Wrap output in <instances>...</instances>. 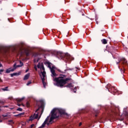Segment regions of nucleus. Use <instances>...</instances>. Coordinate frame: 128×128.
<instances>
[{
    "instance_id": "27",
    "label": "nucleus",
    "mask_w": 128,
    "mask_h": 128,
    "mask_svg": "<svg viewBox=\"0 0 128 128\" xmlns=\"http://www.w3.org/2000/svg\"><path fill=\"white\" fill-rule=\"evenodd\" d=\"M40 76L41 77L42 82H44V80H46V79L44 77H42V75L40 74Z\"/></svg>"
},
{
    "instance_id": "10",
    "label": "nucleus",
    "mask_w": 128,
    "mask_h": 128,
    "mask_svg": "<svg viewBox=\"0 0 128 128\" xmlns=\"http://www.w3.org/2000/svg\"><path fill=\"white\" fill-rule=\"evenodd\" d=\"M45 64L48 65V68H50V70H52L54 68V66H52V63H50L48 61L46 62H45Z\"/></svg>"
},
{
    "instance_id": "52",
    "label": "nucleus",
    "mask_w": 128,
    "mask_h": 128,
    "mask_svg": "<svg viewBox=\"0 0 128 128\" xmlns=\"http://www.w3.org/2000/svg\"><path fill=\"white\" fill-rule=\"evenodd\" d=\"M82 16H84V14H82Z\"/></svg>"
},
{
    "instance_id": "7",
    "label": "nucleus",
    "mask_w": 128,
    "mask_h": 128,
    "mask_svg": "<svg viewBox=\"0 0 128 128\" xmlns=\"http://www.w3.org/2000/svg\"><path fill=\"white\" fill-rule=\"evenodd\" d=\"M106 88L110 92H114V87L112 86L110 84H108L106 86Z\"/></svg>"
},
{
    "instance_id": "22",
    "label": "nucleus",
    "mask_w": 128,
    "mask_h": 128,
    "mask_svg": "<svg viewBox=\"0 0 128 128\" xmlns=\"http://www.w3.org/2000/svg\"><path fill=\"white\" fill-rule=\"evenodd\" d=\"M37 68H42V63L41 62H39L38 64Z\"/></svg>"
},
{
    "instance_id": "11",
    "label": "nucleus",
    "mask_w": 128,
    "mask_h": 128,
    "mask_svg": "<svg viewBox=\"0 0 128 128\" xmlns=\"http://www.w3.org/2000/svg\"><path fill=\"white\" fill-rule=\"evenodd\" d=\"M120 62H122L123 64H128V61L126 58H122L120 59Z\"/></svg>"
},
{
    "instance_id": "30",
    "label": "nucleus",
    "mask_w": 128,
    "mask_h": 128,
    "mask_svg": "<svg viewBox=\"0 0 128 128\" xmlns=\"http://www.w3.org/2000/svg\"><path fill=\"white\" fill-rule=\"evenodd\" d=\"M16 110H18V112H22V108H18L16 109Z\"/></svg>"
},
{
    "instance_id": "17",
    "label": "nucleus",
    "mask_w": 128,
    "mask_h": 128,
    "mask_svg": "<svg viewBox=\"0 0 128 128\" xmlns=\"http://www.w3.org/2000/svg\"><path fill=\"white\" fill-rule=\"evenodd\" d=\"M66 88H73L74 86H72V84L70 83L68 85H66Z\"/></svg>"
},
{
    "instance_id": "36",
    "label": "nucleus",
    "mask_w": 128,
    "mask_h": 128,
    "mask_svg": "<svg viewBox=\"0 0 128 128\" xmlns=\"http://www.w3.org/2000/svg\"><path fill=\"white\" fill-rule=\"evenodd\" d=\"M30 84H32V82L28 81L26 84V86H30Z\"/></svg>"
},
{
    "instance_id": "57",
    "label": "nucleus",
    "mask_w": 128,
    "mask_h": 128,
    "mask_svg": "<svg viewBox=\"0 0 128 128\" xmlns=\"http://www.w3.org/2000/svg\"><path fill=\"white\" fill-rule=\"evenodd\" d=\"M107 48V49L108 50V47H106Z\"/></svg>"
},
{
    "instance_id": "31",
    "label": "nucleus",
    "mask_w": 128,
    "mask_h": 128,
    "mask_svg": "<svg viewBox=\"0 0 128 128\" xmlns=\"http://www.w3.org/2000/svg\"><path fill=\"white\" fill-rule=\"evenodd\" d=\"M49 118H50V116H48V117H47V118L46 119V120H44V122H46V124H47L48 122Z\"/></svg>"
},
{
    "instance_id": "39",
    "label": "nucleus",
    "mask_w": 128,
    "mask_h": 128,
    "mask_svg": "<svg viewBox=\"0 0 128 128\" xmlns=\"http://www.w3.org/2000/svg\"><path fill=\"white\" fill-rule=\"evenodd\" d=\"M34 68L36 70V72L38 71V68H36V65L34 66Z\"/></svg>"
},
{
    "instance_id": "46",
    "label": "nucleus",
    "mask_w": 128,
    "mask_h": 128,
    "mask_svg": "<svg viewBox=\"0 0 128 128\" xmlns=\"http://www.w3.org/2000/svg\"><path fill=\"white\" fill-rule=\"evenodd\" d=\"M12 48H13V50H16V47L13 46Z\"/></svg>"
},
{
    "instance_id": "50",
    "label": "nucleus",
    "mask_w": 128,
    "mask_h": 128,
    "mask_svg": "<svg viewBox=\"0 0 128 128\" xmlns=\"http://www.w3.org/2000/svg\"><path fill=\"white\" fill-rule=\"evenodd\" d=\"M0 122H2V120H1L0 119Z\"/></svg>"
},
{
    "instance_id": "45",
    "label": "nucleus",
    "mask_w": 128,
    "mask_h": 128,
    "mask_svg": "<svg viewBox=\"0 0 128 128\" xmlns=\"http://www.w3.org/2000/svg\"><path fill=\"white\" fill-rule=\"evenodd\" d=\"M120 62H121V61H120V60H119V62H116V64H120Z\"/></svg>"
},
{
    "instance_id": "13",
    "label": "nucleus",
    "mask_w": 128,
    "mask_h": 128,
    "mask_svg": "<svg viewBox=\"0 0 128 128\" xmlns=\"http://www.w3.org/2000/svg\"><path fill=\"white\" fill-rule=\"evenodd\" d=\"M49 122L50 123H46V122H44V123L41 126L42 128H44V126H46V124H47L48 126H50V124H52V123H50V122H50V121H49Z\"/></svg>"
},
{
    "instance_id": "5",
    "label": "nucleus",
    "mask_w": 128,
    "mask_h": 128,
    "mask_svg": "<svg viewBox=\"0 0 128 128\" xmlns=\"http://www.w3.org/2000/svg\"><path fill=\"white\" fill-rule=\"evenodd\" d=\"M16 69V63L15 62L13 67L8 68L6 70V73L10 74L11 72H14L15 70Z\"/></svg>"
},
{
    "instance_id": "4",
    "label": "nucleus",
    "mask_w": 128,
    "mask_h": 128,
    "mask_svg": "<svg viewBox=\"0 0 128 128\" xmlns=\"http://www.w3.org/2000/svg\"><path fill=\"white\" fill-rule=\"evenodd\" d=\"M40 102L41 104L40 106V105H38V104H36V106H38V108L36 110V112H38L40 110V108H42L41 114L38 118V120L40 118V116H42V112H44V101L40 100Z\"/></svg>"
},
{
    "instance_id": "6",
    "label": "nucleus",
    "mask_w": 128,
    "mask_h": 128,
    "mask_svg": "<svg viewBox=\"0 0 128 128\" xmlns=\"http://www.w3.org/2000/svg\"><path fill=\"white\" fill-rule=\"evenodd\" d=\"M38 112L34 114L33 116H30L28 119V122H32L34 120H38Z\"/></svg>"
},
{
    "instance_id": "44",
    "label": "nucleus",
    "mask_w": 128,
    "mask_h": 128,
    "mask_svg": "<svg viewBox=\"0 0 128 128\" xmlns=\"http://www.w3.org/2000/svg\"><path fill=\"white\" fill-rule=\"evenodd\" d=\"M2 108H8V106H2Z\"/></svg>"
},
{
    "instance_id": "56",
    "label": "nucleus",
    "mask_w": 128,
    "mask_h": 128,
    "mask_svg": "<svg viewBox=\"0 0 128 128\" xmlns=\"http://www.w3.org/2000/svg\"><path fill=\"white\" fill-rule=\"evenodd\" d=\"M106 6V3L105 4Z\"/></svg>"
},
{
    "instance_id": "41",
    "label": "nucleus",
    "mask_w": 128,
    "mask_h": 128,
    "mask_svg": "<svg viewBox=\"0 0 128 128\" xmlns=\"http://www.w3.org/2000/svg\"><path fill=\"white\" fill-rule=\"evenodd\" d=\"M34 126V124H32L29 128H32Z\"/></svg>"
},
{
    "instance_id": "48",
    "label": "nucleus",
    "mask_w": 128,
    "mask_h": 128,
    "mask_svg": "<svg viewBox=\"0 0 128 128\" xmlns=\"http://www.w3.org/2000/svg\"><path fill=\"white\" fill-rule=\"evenodd\" d=\"M2 65L0 63V68H2Z\"/></svg>"
},
{
    "instance_id": "53",
    "label": "nucleus",
    "mask_w": 128,
    "mask_h": 128,
    "mask_svg": "<svg viewBox=\"0 0 128 128\" xmlns=\"http://www.w3.org/2000/svg\"><path fill=\"white\" fill-rule=\"evenodd\" d=\"M0 110H2V109L0 108Z\"/></svg>"
},
{
    "instance_id": "59",
    "label": "nucleus",
    "mask_w": 128,
    "mask_h": 128,
    "mask_svg": "<svg viewBox=\"0 0 128 128\" xmlns=\"http://www.w3.org/2000/svg\"><path fill=\"white\" fill-rule=\"evenodd\" d=\"M12 48H10V50Z\"/></svg>"
},
{
    "instance_id": "54",
    "label": "nucleus",
    "mask_w": 128,
    "mask_h": 128,
    "mask_svg": "<svg viewBox=\"0 0 128 128\" xmlns=\"http://www.w3.org/2000/svg\"><path fill=\"white\" fill-rule=\"evenodd\" d=\"M77 68L78 70L79 68Z\"/></svg>"
},
{
    "instance_id": "8",
    "label": "nucleus",
    "mask_w": 128,
    "mask_h": 128,
    "mask_svg": "<svg viewBox=\"0 0 128 128\" xmlns=\"http://www.w3.org/2000/svg\"><path fill=\"white\" fill-rule=\"evenodd\" d=\"M108 52L112 54V52H115L116 48L112 46H109L108 47Z\"/></svg>"
},
{
    "instance_id": "28",
    "label": "nucleus",
    "mask_w": 128,
    "mask_h": 128,
    "mask_svg": "<svg viewBox=\"0 0 128 128\" xmlns=\"http://www.w3.org/2000/svg\"><path fill=\"white\" fill-rule=\"evenodd\" d=\"M40 60V58H38V59H34V62H38V61Z\"/></svg>"
},
{
    "instance_id": "37",
    "label": "nucleus",
    "mask_w": 128,
    "mask_h": 128,
    "mask_svg": "<svg viewBox=\"0 0 128 128\" xmlns=\"http://www.w3.org/2000/svg\"><path fill=\"white\" fill-rule=\"evenodd\" d=\"M8 100H14V98H12V97H9L8 98Z\"/></svg>"
},
{
    "instance_id": "43",
    "label": "nucleus",
    "mask_w": 128,
    "mask_h": 128,
    "mask_svg": "<svg viewBox=\"0 0 128 128\" xmlns=\"http://www.w3.org/2000/svg\"><path fill=\"white\" fill-rule=\"evenodd\" d=\"M96 24H98V20L96 19Z\"/></svg>"
},
{
    "instance_id": "18",
    "label": "nucleus",
    "mask_w": 128,
    "mask_h": 128,
    "mask_svg": "<svg viewBox=\"0 0 128 128\" xmlns=\"http://www.w3.org/2000/svg\"><path fill=\"white\" fill-rule=\"evenodd\" d=\"M20 65H17L16 68H21V66H24V63L22 62V61H20Z\"/></svg>"
},
{
    "instance_id": "26",
    "label": "nucleus",
    "mask_w": 128,
    "mask_h": 128,
    "mask_svg": "<svg viewBox=\"0 0 128 128\" xmlns=\"http://www.w3.org/2000/svg\"><path fill=\"white\" fill-rule=\"evenodd\" d=\"M2 116H3V118H10V115H8V114H2Z\"/></svg>"
},
{
    "instance_id": "3",
    "label": "nucleus",
    "mask_w": 128,
    "mask_h": 128,
    "mask_svg": "<svg viewBox=\"0 0 128 128\" xmlns=\"http://www.w3.org/2000/svg\"><path fill=\"white\" fill-rule=\"evenodd\" d=\"M58 56H60V58L64 60L65 62H68V64H70L72 60H74V58L68 54L60 53Z\"/></svg>"
},
{
    "instance_id": "23",
    "label": "nucleus",
    "mask_w": 128,
    "mask_h": 128,
    "mask_svg": "<svg viewBox=\"0 0 128 128\" xmlns=\"http://www.w3.org/2000/svg\"><path fill=\"white\" fill-rule=\"evenodd\" d=\"M58 70L59 72H62V74H65L66 72H68V70H65L64 72H62V70Z\"/></svg>"
},
{
    "instance_id": "42",
    "label": "nucleus",
    "mask_w": 128,
    "mask_h": 128,
    "mask_svg": "<svg viewBox=\"0 0 128 128\" xmlns=\"http://www.w3.org/2000/svg\"><path fill=\"white\" fill-rule=\"evenodd\" d=\"M9 122H11V124H12V122H14L12 121V120H8Z\"/></svg>"
},
{
    "instance_id": "49",
    "label": "nucleus",
    "mask_w": 128,
    "mask_h": 128,
    "mask_svg": "<svg viewBox=\"0 0 128 128\" xmlns=\"http://www.w3.org/2000/svg\"><path fill=\"white\" fill-rule=\"evenodd\" d=\"M0 82H2V78H0Z\"/></svg>"
},
{
    "instance_id": "16",
    "label": "nucleus",
    "mask_w": 128,
    "mask_h": 128,
    "mask_svg": "<svg viewBox=\"0 0 128 128\" xmlns=\"http://www.w3.org/2000/svg\"><path fill=\"white\" fill-rule=\"evenodd\" d=\"M24 115V112H22L20 113L19 114H16V116H18V118H20Z\"/></svg>"
},
{
    "instance_id": "9",
    "label": "nucleus",
    "mask_w": 128,
    "mask_h": 128,
    "mask_svg": "<svg viewBox=\"0 0 128 128\" xmlns=\"http://www.w3.org/2000/svg\"><path fill=\"white\" fill-rule=\"evenodd\" d=\"M24 100V97H23L21 98H16L17 105L18 106H21V104H20V103H18V102H22V100Z\"/></svg>"
},
{
    "instance_id": "34",
    "label": "nucleus",
    "mask_w": 128,
    "mask_h": 128,
    "mask_svg": "<svg viewBox=\"0 0 128 128\" xmlns=\"http://www.w3.org/2000/svg\"><path fill=\"white\" fill-rule=\"evenodd\" d=\"M4 69H0V74H2V72H4Z\"/></svg>"
},
{
    "instance_id": "1",
    "label": "nucleus",
    "mask_w": 128,
    "mask_h": 128,
    "mask_svg": "<svg viewBox=\"0 0 128 128\" xmlns=\"http://www.w3.org/2000/svg\"><path fill=\"white\" fill-rule=\"evenodd\" d=\"M50 72L52 73L51 76L53 78V80L56 82V86L59 88H64V84L68 82V80H72V78H66V75H61V76L56 78V70L53 69L50 70ZM55 77V78H54Z\"/></svg>"
},
{
    "instance_id": "25",
    "label": "nucleus",
    "mask_w": 128,
    "mask_h": 128,
    "mask_svg": "<svg viewBox=\"0 0 128 128\" xmlns=\"http://www.w3.org/2000/svg\"><path fill=\"white\" fill-rule=\"evenodd\" d=\"M99 112H100V111H98V110H95V113L96 114L95 115L96 118L98 116V114Z\"/></svg>"
},
{
    "instance_id": "24",
    "label": "nucleus",
    "mask_w": 128,
    "mask_h": 128,
    "mask_svg": "<svg viewBox=\"0 0 128 128\" xmlns=\"http://www.w3.org/2000/svg\"><path fill=\"white\" fill-rule=\"evenodd\" d=\"M10 76L12 78V76H16V72H14L13 74H10Z\"/></svg>"
},
{
    "instance_id": "47",
    "label": "nucleus",
    "mask_w": 128,
    "mask_h": 128,
    "mask_svg": "<svg viewBox=\"0 0 128 128\" xmlns=\"http://www.w3.org/2000/svg\"><path fill=\"white\" fill-rule=\"evenodd\" d=\"M82 122H80V123L79 124V126H82Z\"/></svg>"
},
{
    "instance_id": "15",
    "label": "nucleus",
    "mask_w": 128,
    "mask_h": 128,
    "mask_svg": "<svg viewBox=\"0 0 128 128\" xmlns=\"http://www.w3.org/2000/svg\"><path fill=\"white\" fill-rule=\"evenodd\" d=\"M101 42L103 44H108V40L106 39H102L101 40Z\"/></svg>"
},
{
    "instance_id": "14",
    "label": "nucleus",
    "mask_w": 128,
    "mask_h": 128,
    "mask_svg": "<svg viewBox=\"0 0 128 128\" xmlns=\"http://www.w3.org/2000/svg\"><path fill=\"white\" fill-rule=\"evenodd\" d=\"M24 53L26 56H30V50H25Z\"/></svg>"
},
{
    "instance_id": "58",
    "label": "nucleus",
    "mask_w": 128,
    "mask_h": 128,
    "mask_svg": "<svg viewBox=\"0 0 128 128\" xmlns=\"http://www.w3.org/2000/svg\"><path fill=\"white\" fill-rule=\"evenodd\" d=\"M18 6H20V4H18Z\"/></svg>"
},
{
    "instance_id": "20",
    "label": "nucleus",
    "mask_w": 128,
    "mask_h": 128,
    "mask_svg": "<svg viewBox=\"0 0 128 128\" xmlns=\"http://www.w3.org/2000/svg\"><path fill=\"white\" fill-rule=\"evenodd\" d=\"M40 70H44V72L45 69H44V63L42 62V66L40 68Z\"/></svg>"
},
{
    "instance_id": "2",
    "label": "nucleus",
    "mask_w": 128,
    "mask_h": 128,
    "mask_svg": "<svg viewBox=\"0 0 128 128\" xmlns=\"http://www.w3.org/2000/svg\"><path fill=\"white\" fill-rule=\"evenodd\" d=\"M60 116H68L66 112V110L62 108H54L51 112V117L50 118V122H52L55 118H58Z\"/></svg>"
},
{
    "instance_id": "40",
    "label": "nucleus",
    "mask_w": 128,
    "mask_h": 128,
    "mask_svg": "<svg viewBox=\"0 0 128 128\" xmlns=\"http://www.w3.org/2000/svg\"><path fill=\"white\" fill-rule=\"evenodd\" d=\"M112 114L113 116H116V112H114L113 113H112Z\"/></svg>"
},
{
    "instance_id": "29",
    "label": "nucleus",
    "mask_w": 128,
    "mask_h": 128,
    "mask_svg": "<svg viewBox=\"0 0 128 128\" xmlns=\"http://www.w3.org/2000/svg\"><path fill=\"white\" fill-rule=\"evenodd\" d=\"M26 106L27 108H30V102H26Z\"/></svg>"
},
{
    "instance_id": "32",
    "label": "nucleus",
    "mask_w": 128,
    "mask_h": 128,
    "mask_svg": "<svg viewBox=\"0 0 128 128\" xmlns=\"http://www.w3.org/2000/svg\"><path fill=\"white\" fill-rule=\"evenodd\" d=\"M22 74V71H20L16 73V76H20Z\"/></svg>"
},
{
    "instance_id": "19",
    "label": "nucleus",
    "mask_w": 128,
    "mask_h": 128,
    "mask_svg": "<svg viewBox=\"0 0 128 128\" xmlns=\"http://www.w3.org/2000/svg\"><path fill=\"white\" fill-rule=\"evenodd\" d=\"M8 86H6L4 88H2V90H4V92H8Z\"/></svg>"
},
{
    "instance_id": "51",
    "label": "nucleus",
    "mask_w": 128,
    "mask_h": 128,
    "mask_svg": "<svg viewBox=\"0 0 128 128\" xmlns=\"http://www.w3.org/2000/svg\"><path fill=\"white\" fill-rule=\"evenodd\" d=\"M28 72V70H26V72Z\"/></svg>"
},
{
    "instance_id": "33",
    "label": "nucleus",
    "mask_w": 128,
    "mask_h": 128,
    "mask_svg": "<svg viewBox=\"0 0 128 128\" xmlns=\"http://www.w3.org/2000/svg\"><path fill=\"white\" fill-rule=\"evenodd\" d=\"M42 84L44 86V87L46 88V82H42Z\"/></svg>"
},
{
    "instance_id": "38",
    "label": "nucleus",
    "mask_w": 128,
    "mask_h": 128,
    "mask_svg": "<svg viewBox=\"0 0 128 128\" xmlns=\"http://www.w3.org/2000/svg\"><path fill=\"white\" fill-rule=\"evenodd\" d=\"M4 104V102H2V100H0V104ZM0 108H2V106H0Z\"/></svg>"
},
{
    "instance_id": "35",
    "label": "nucleus",
    "mask_w": 128,
    "mask_h": 128,
    "mask_svg": "<svg viewBox=\"0 0 128 128\" xmlns=\"http://www.w3.org/2000/svg\"><path fill=\"white\" fill-rule=\"evenodd\" d=\"M73 92H74V93H76V87H75V88H74V89L73 90Z\"/></svg>"
},
{
    "instance_id": "21",
    "label": "nucleus",
    "mask_w": 128,
    "mask_h": 128,
    "mask_svg": "<svg viewBox=\"0 0 128 128\" xmlns=\"http://www.w3.org/2000/svg\"><path fill=\"white\" fill-rule=\"evenodd\" d=\"M41 74L42 76V78H46V71L41 72Z\"/></svg>"
},
{
    "instance_id": "12",
    "label": "nucleus",
    "mask_w": 128,
    "mask_h": 128,
    "mask_svg": "<svg viewBox=\"0 0 128 128\" xmlns=\"http://www.w3.org/2000/svg\"><path fill=\"white\" fill-rule=\"evenodd\" d=\"M30 74L28 73V74H26L24 78V80H28V78H30Z\"/></svg>"
},
{
    "instance_id": "55",
    "label": "nucleus",
    "mask_w": 128,
    "mask_h": 128,
    "mask_svg": "<svg viewBox=\"0 0 128 128\" xmlns=\"http://www.w3.org/2000/svg\"><path fill=\"white\" fill-rule=\"evenodd\" d=\"M0 52H2V50H0Z\"/></svg>"
}]
</instances>
